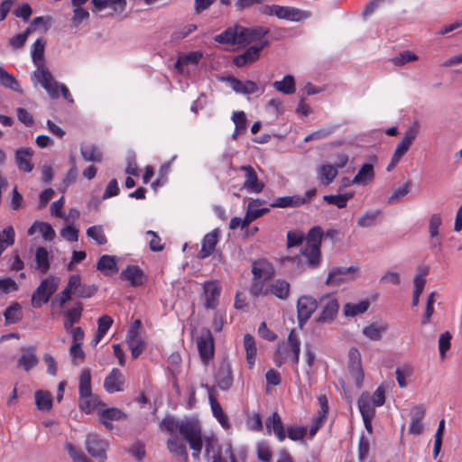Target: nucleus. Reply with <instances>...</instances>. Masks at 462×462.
<instances>
[{
  "instance_id": "1",
  "label": "nucleus",
  "mask_w": 462,
  "mask_h": 462,
  "mask_svg": "<svg viewBox=\"0 0 462 462\" xmlns=\"http://www.w3.org/2000/svg\"><path fill=\"white\" fill-rule=\"evenodd\" d=\"M45 44L42 38L37 39L33 44L32 58L37 69L32 73V80L35 84H41L51 98H57L59 83L43 62Z\"/></svg>"
},
{
  "instance_id": "2",
  "label": "nucleus",
  "mask_w": 462,
  "mask_h": 462,
  "mask_svg": "<svg viewBox=\"0 0 462 462\" xmlns=\"http://www.w3.org/2000/svg\"><path fill=\"white\" fill-rule=\"evenodd\" d=\"M99 406H106L98 395L92 393L91 371L82 369L79 378V408L86 414H90Z\"/></svg>"
},
{
  "instance_id": "3",
  "label": "nucleus",
  "mask_w": 462,
  "mask_h": 462,
  "mask_svg": "<svg viewBox=\"0 0 462 462\" xmlns=\"http://www.w3.org/2000/svg\"><path fill=\"white\" fill-rule=\"evenodd\" d=\"M197 348L201 362L208 365L215 356V340L208 328H202L196 337Z\"/></svg>"
},
{
  "instance_id": "4",
  "label": "nucleus",
  "mask_w": 462,
  "mask_h": 462,
  "mask_svg": "<svg viewBox=\"0 0 462 462\" xmlns=\"http://www.w3.org/2000/svg\"><path fill=\"white\" fill-rule=\"evenodd\" d=\"M180 434L189 443V448L193 451L202 449L203 441L201 429L197 423L190 420L182 421Z\"/></svg>"
},
{
  "instance_id": "5",
  "label": "nucleus",
  "mask_w": 462,
  "mask_h": 462,
  "mask_svg": "<svg viewBox=\"0 0 462 462\" xmlns=\"http://www.w3.org/2000/svg\"><path fill=\"white\" fill-rule=\"evenodd\" d=\"M347 367L356 385L361 387L364 381V371L361 364V354L356 347H351L348 351Z\"/></svg>"
},
{
  "instance_id": "6",
  "label": "nucleus",
  "mask_w": 462,
  "mask_h": 462,
  "mask_svg": "<svg viewBox=\"0 0 462 462\" xmlns=\"http://www.w3.org/2000/svg\"><path fill=\"white\" fill-rule=\"evenodd\" d=\"M57 290V283L50 279L42 281L39 287L35 290L32 297V305L34 308H40L43 303L48 302L51 296Z\"/></svg>"
},
{
  "instance_id": "7",
  "label": "nucleus",
  "mask_w": 462,
  "mask_h": 462,
  "mask_svg": "<svg viewBox=\"0 0 462 462\" xmlns=\"http://www.w3.org/2000/svg\"><path fill=\"white\" fill-rule=\"evenodd\" d=\"M269 29L263 26L244 27L238 24V44L246 45L253 42L263 41L269 33Z\"/></svg>"
},
{
  "instance_id": "8",
  "label": "nucleus",
  "mask_w": 462,
  "mask_h": 462,
  "mask_svg": "<svg viewBox=\"0 0 462 462\" xmlns=\"http://www.w3.org/2000/svg\"><path fill=\"white\" fill-rule=\"evenodd\" d=\"M268 44L269 41L264 40L258 45L250 46L244 53L236 56L233 59V63L238 68L252 64L259 59L260 52L264 47L268 46Z\"/></svg>"
},
{
  "instance_id": "9",
  "label": "nucleus",
  "mask_w": 462,
  "mask_h": 462,
  "mask_svg": "<svg viewBox=\"0 0 462 462\" xmlns=\"http://www.w3.org/2000/svg\"><path fill=\"white\" fill-rule=\"evenodd\" d=\"M85 447L92 457H99L103 460L106 458L108 443L98 435L88 434L85 441Z\"/></svg>"
},
{
  "instance_id": "10",
  "label": "nucleus",
  "mask_w": 462,
  "mask_h": 462,
  "mask_svg": "<svg viewBox=\"0 0 462 462\" xmlns=\"http://www.w3.org/2000/svg\"><path fill=\"white\" fill-rule=\"evenodd\" d=\"M420 131V125L418 122H414L408 130L404 133L402 140L398 143L395 151L393 155L399 159H402L405 153L409 151L411 145L417 138Z\"/></svg>"
},
{
  "instance_id": "11",
  "label": "nucleus",
  "mask_w": 462,
  "mask_h": 462,
  "mask_svg": "<svg viewBox=\"0 0 462 462\" xmlns=\"http://www.w3.org/2000/svg\"><path fill=\"white\" fill-rule=\"evenodd\" d=\"M240 171L245 172L243 188L253 193H261L265 185L259 180L255 170L251 165H243Z\"/></svg>"
},
{
  "instance_id": "12",
  "label": "nucleus",
  "mask_w": 462,
  "mask_h": 462,
  "mask_svg": "<svg viewBox=\"0 0 462 462\" xmlns=\"http://www.w3.org/2000/svg\"><path fill=\"white\" fill-rule=\"evenodd\" d=\"M215 383L216 385L223 391H226L231 388L233 384V374L231 365L226 360H224L219 364L218 368L215 373Z\"/></svg>"
},
{
  "instance_id": "13",
  "label": "nucleus",
  "mask_w": 462,
  "mask_h": 462,
  "mask_svg": "<svg viewBox=\"0 0 462 462\" xmlns=\"http://www.w3.org/2000/svg\"><path fill=\"white\" fill-rule=\"evenodd\" d=\"M128 416L125 411L116 407L106 408L98 411L99 422L108 430L114 429L113 421L126 420Z\"/></svg>"
},
{
  "instance_id": "14",
  "label": "nucleus",
  "mask_w": 462,
  "mask_h": 462,
  "mask_svg": "<svg viewBox=\"0 0 462 462\" xmlns=\"http://www.w3.org/2000/svg\"><path fill=\"white\" fill-rule=\"evenodd\" d=\"M125 384V375L117 368H113L104 380V388L108 393L124 391Z\"/></svg>"
},
{
  "instance_id": "15",
  "label": "nucleus",
  "mask_w": 462,
  "mask_h": 462,
  "mask_svg": "<svg viewBox=\"0 0 462 462\" xmlns=\"http://www.w3.org/2000/svg\"><path fill=\"white\" fill-rule=\"evenodd\" d=\"M205 307L215 310L221 294V286L217 281H209L204 283Z\"/></svg>"
},
{
  "instance_id": "16",
  "label": "nucleus",
  "mask_w": 462,
  "mask_h": 462,
  "mask_svg": "<svg viewBox=\"0 0 462 462\" xmlns=\"http://www.w3.org/2000/svg\"><path fill=\"white\" fill-rule=\"evenodd\" d=\"M265 427L267 433L271 434L273 432L279 442L285 440L286 430L278 412H273V414L266 419Z\"/></svg>"
},
{
  "instance_id": "17",
  "label": "nucleus",
  "mask_w": 462,
  "mask_h": 462,
  "mask_svg": "<svg viewBox=\"0 0 462 462\" xmlns=\"http://www.w3.org/2000/svg\"><path fill=\"white\" fill-rule=\"evenodd\" d=\"M370 163H365L359 169L357 174L351 180L352 184H362L365 185L369 181H372L374 179V163H376L378 158L376 155H372L369 157Z\"/></svg>"
},
{
  "instance_id": "18",
  "label": "nucleus",
  "mask_w": 462,
  "mask_h": 462,
  "mask_svg": "<svg viewBox=\"0 0 462 462\" xmlns=\"http://www.w3.org/2000/svg\"><path fill=\"white\" fill-rule=\"evenodd\" d=\"M69 287L73 288L74 295L79 298H90L97 291L96 285H87L81 282V277L79 274H72L69 277Z\"/></svg>"
},
{
  "instance_id": "19",
  "label": "nucleus",
  "mask_w": 462,
  "mask_h": 462,
  "mask_svg": "<svg viewBox=\"0 0 462 462\" xmlns=\"http://www.w3.org/2000/svg\"><path fill=\"white\" fill-rule=\"evenodd\" d=\"M126 342L133 358H137L144 349V342L140 335V330L129 328Z\"/></svg>"
},
{
  "instance_id": "20",
  "label": "nucleus",
  "mask_w": 462,
  "mask_h": 462,
  "mask_svg": "<svg viewBox=\"0 0 462 462\" xmlns=\"http://www.w3.org/2000/svg\"><path fill=\"white\" fill-rule=\"evenodd\" d=\"M319 307L321 310L319 318H334L339 310V303L331 295H323L319 300Z\"/></svg>"
},
{
  "instance_id": "21",
  "label": "nucleus",
  "mask_w": 462,
  "mask_h": 462,
  "mask_svg": "<svg viewBox=\"0 0 462 462\" xmlns=\"http://www.w3.org/2000/svg\"><path fill=\"white\" fill-rule=\"evenodd\" d=\"M319 307V301L311 296H301L298 300V318H310Z\"/></svg>"
},
{
  "instance_id": "22",
  "label": "nucleus",
  "mask_w": 462,
  "mask_h": 462,
  "mask_svg": "<svg viewBox=\"0 0 462 462\" xmlns=\"http://www.w3.org/2000/svg\"><path fill=\"white\" fill-rule=\"evenodd\" d=\"M22 351L23 354L17 361V365L28 372L35 365H37L39 362L35 354L36 348L34 346H28L22 348Z\"/></svg>"
},
{
  "instance_id": "23",
  "label": "nucleus",
  "mask_w": 462,
  "mask_h": 462,
  "mask_svg": "<svg viewBox=\"0 0 462 462\" xmlns=\"http://www.w3.org/2000/svg\"><path fill=\"white\" fill-rule=\"evenodd\" d=\"M218 230L215 229L204 236L201 249L198 254L199 259H204L212 254L218 241Z\"/></svg>"
},
{
  "instance_id": "24",
  "label": "nucleus",
  "mask_w": 462,
  "mask_h": 462,
  "mask_svg": "<svg viewBox=\"0 0 462 462\" xmlns=\"http://www.w3.org/2000/svg\"><path fill=\"white\" fill-rule=\"evenodd\" d=\"M357 271V268L350 266L347 268L345 267H335L333 268L328 275L326 284L327 285H338L342 282H346L345 275L349 273H355Z\"/></svg>"
},
{
  "instance_id": "25",
  "label": "nucleus",
  "mask_w": 462,
  "mask_h": 462,
  "mask_svg": "<svg viewBox=\"0 0 462 462\" xmlns=\"http://www.w3.org/2000/svg\"><path fill=\"white\" fill-rule=\"evenodd\" d=\"M254 281H265L273 276V268L265 260L254 261L252 266Z\"/></svg>"
},
{
  "instance_id": "26",
  "label": "nucleus",
  "mask_w": 462,
  "mask_h": 462,
  "mask_svg": "<svg viewBox=\"0 0 462 462\" xmlns=\"http://www.w3.org/2000/svg\"><path fill=\"white\" fill-rule=\"evenodd\" d=\"M121 277L128 281L134 287L139 286L143 282V272L136 265H128L122 271Z\"/></svg>"
},
{
  "instance_id": "27",
  "label": "nucleus",
  "mask_w": 462,
  "mask_h": 462,
  "mask_svg": "<svg viewBox=\"0 0 462 462\" xmlns=\"http://www.w3.org/2000/svg\"><path fill=\"white\" fill-rule=\"evenodd\" d=\"M226 80L230 83L231 88L237 93L243 94H253L258 90V87L255 82L246 80L242 82L234 76H228Z\"/></svg>"
},
{
  "instance_id": "28",
  "label": "nucleus",
  "mask_w": 462,
  "mask_h": 462,
  "mask_svg": "<svg viewBox=\"0 0 462 462\" xmlns=\"http://www.w3.org/2000/svg\"><path fill=\"white\" fill-rule=\"evenodd\" d=\"M33 152L31 148H22L15 151V161L18 168L25 172H31L33 169V164L30 159L26 157H32Z\"/></svg>"
},
{
  "instance_id": "29",
  "label": "nucleus",
  "mask_w": 462,
  "mask_h": 462,
  "mask_svg": "<svg viewBox=\"0 0 462 462\" xmlns=\"http://www.w3.org/2000/svg\"><path fill=\"white\" fill-rule=\"evenodd\" d=\"M214 40L222 44H238V24L227 27L223 32L216 35Z\"/></svg>"
},
{
  "instance_id": "30",
  "label": "nucleus",
  "mask_w": 462,
  "mask_h": 462,
  "mask_svg": "<svg viewBox=\"0 0 462 462\" xmlns=\"http://www.w3.org/2000/svg\"><path fill=\"white\" fill-rule=\"evenodd\" d=\"M425 416V409L422 405L414 408V415L411 418L409 431L413 435H420L423 430L422 419Z\"/></svg>"
},
{
  "instance_id": "31",
  "label": "nucleus",
  "mask_w": 462,
  "mask_h": 462,
  "mask_svg": "<svg viewBox=\"0 0 462 462\" xmlns=\"http://www.w3.org/2000/svg\"><path fill=\"white\" fill-rule=\"evenodd\" d=\"M337 167L331 164H322L318 169V175L320 182L324 186H328L337 176Z\"/></svg>"
},
{
  "instance_id": "32",
  "label": "nucleus",
  "mask_w": 462,
  "mask_h": 462,
  "mask_svg": "<svg viewBox=\"0 0 462 462\" xmlns=\"http://www.w3.org/2000/svg\"><path fill=\"white\" fill-rule=\"evenodd\" d=\"M288 344L291 351L290 358L291 360L292 365L297 367L300 361V340L299 337L296 335L295 330L293 328L291 330L288 336Z\"/></svg>"
},
{
  "instance_id": "33",
  "label": "nucleus",
  "mask_w": 462,
  "mask_h": 462,
  "mask_svg": "<svg viewBox=\"0 0 462 462\" xmlns=\"http://www.w3.org/2000/svg\"><path fill=\"white\" fill-rule=\"evenodd\" d=\"M34 398L38 410L48 411L52 408V395L50 392L38 390L34 393Z\"/></svg>"
},
{
  "instance_id": "34",
  "label": "nucleus",
  "mask_w": 462,
  "mask_h": 462,
  "mask_svg": "<svg viewBox=\"0 0 462 462\" xmlns=\"http://www.w3.org/2000/svg\"><path fill=\"white\" fill-rule=\"evenodd\" d=\"M357 405L362 417L375 416V405L368 393H362L357 401Z\"/></svg>"
},
{
  "instance_id": "35",
  "label": "nucleus",
  "mask_w": 462,
  "mask_h": 462,
  "mask_svg": "<svg viewBox=\"0 0 462 462\" xmlns=\"http://www.w3.org/2000/svg\"><path fill=\"white\" fill-rule=\"evenodd\" d=\"M268 292L275 295L279 299H286L289 295L290 291V283L285 280H276L272 284H270L267 289Z\"/></svg>"
},
{
  "instance_id": "36",
  "label": "nucleus",
  "mask_w": 462,
  "mask_h": 462,
  "mask_svg": "<svg viewBox=\"0 0 462 462\" xmlns=\"http://www.w3.org/2000/svg\"><path fill=\"white\" fill-rule=\"evenodd\" d=\"M232 120L236 125L232 138L236 140L238 135L245 133L247 128V119L244 111H236L233 113Z\"/></svg>"
},
{
  "instance_id": "37",
  "label": "nucleus",
  "mask_w": 462,
  "mask_h": 462,
  "mask_svg": "<svg viewBox=\"0 0 462 462\" xmlns=\"http://www.w3.org/2000/svg\"><path fill=\"white\" fill-rule=\"evenodd\" d=\"M369 306V300H364L358 303H346L344 305V314L346 317L361 315L368 310Z\"/></svg>"
},
{
  "instance_id": "38",
  "label": "nucleus",
  "mask_w": 462,
  "mask_h": 462,
  "mask_svg": "<svg viewBox=\"0 0 462 462\" xmlns=\"http://www.w3.org/2000/svg\"><path fill=\"white\" fill-rule=\"evenodd\" d=\"M244 346L246 351V361L249 368H253L255 363L257 348L253 336L246 334L244 337Z\"/></svg>"
},
{
  "instance_id": "39",
  "label": "nucleus",
  "mask_w": 462,
  "mask_h": 462,
  "mask_svg": "<svg viewBox=\"0 0 462 462\" xmlns=\"http://www.w3.org/2000/svg\"><path fill=\"white\" fill-rule=\"evenodd\" d=\"M97 269L105 274L116 273L118 269L116 268V258L111 255H102L97 263Z\"/></svg>"
},
{
  "instance_id": "40",
  "label": "nucleus",
  "mask_w": 462,
  "mask_h": 462,
  "mask_svg": "<svg viewBox=\"0 0 462 462\" xmlns=\"http://www.w3.org/2000/svg\"><path fill=\"white\" fill-rule=\"evenodd\" d=\"M302 254L307 257L308 264L311 268L317 267L320 263V247L317 245L308 246L305 245L301 251Z\"/></svg>"
},
{
  "instance_id": "41",
  "label": "nucleus",
  "mask_w": 462,
  "mask_h": 462,
  "mask_svg": "<svg viewBox=\"0 0 462 462\" xmlns=\"http://www.w3.org/2000/svg\"><path fill=\"white\" fill-rule=\"evenodd\" d=\"M209 401H210V406H211V410H212V413H213L214 417L217 420V421L221 424V426L223 428L228 429L229 428L228 419H227V416L224 413L220 403L212 395H209Z\"/></svg>"
},
{
  "instance_id": "42",
  "label": "nucleus",
  "mask_w": 462,
  "mask_h": 462,
  "mask_svg": "<svg viewBox=\"0 0 462 462\" xmlns=\"http://www.w3.org/2000/svg\"><path fill=\"white\" fill-rule=\"evenodd\" d=\"M273 88L283 94L291 95L296 90L295 80L291 75H287L281 81H274L273 84Z\"/></svg>"
},
{
  "instance_id": "43",
  "label": "nucleus",
  "mask_w": 462,
  "mask_h": 462,
  "mask_svg": "<svg viewBox=\"0 0 462 462\" xmlns=\"http://www.w3.org/2000/svg\"><path fill=\"white\" fill-rule=\"evenodd\" d=\"M80 153L82 158L88 162H101L103 160V154L96 145L81 146Z\"/></svg>"
},
{
  "instance_id": "44",
  "label": "nucleus",
  "mask_w": 462,
  "mask_h": 462,
  "mask_svg": "<svg viewBox=\"0 0 462 462\" xmlns=\"http://www.w3.org/2000/svg\"><path fill=\"white\" fill-rule=\"evenodd\" d=\"M15 233L12 226H8L0 232V257L6 249L14 244Z\"/></svg>"
},
{
  "instance_id": "45",
  "label": "nucleus",
  "mask_w": 462,
  "mask_h": 462,
  "mask_svg": "<svg viewBox=\"0 0 462 462\" xmlns=\"http://www.w3.org/2000/svg\"><path fill=\"white\" fill-rule=\"evenodd\" d=\"M291 355V347L285 342H280L276 347L273 361L277 366H281Z\"/></svg>"
},
{
  "instance_id": "46",
  "label": "nucleus",
  "mask_w": 462,
  "mask_h": 462,
  "mask_svg": "<svg viewBox=\"0 0 462 462\" xmlns=\"http://www.w3.org/2000/svg\"><path fill=\"white\" fill-rule=\"evenodd\" d=\"M0 85L14 91H20L18 80L2 66H0Z\"/></svg>"
},
{
  "instance_id": "47",
  "label": "nucleus",
  "mask_w": 462,
  "mask_h": 462,
  "mask_svg": "<svg viewBox=\"0 0 462 462\" xmlns=\"http://www.w3.org/2000/svg\"><path fill=\"white\" fill-rule=\"evenodd\" d=\"M35 262L38 269L46 273L50 269L49 253L45 247H38L35 253Z\"/></svg>"
},
{
  "instance_id": "48",
  "label": "nucleus",
  "mask_w": 462,
  "mask_h": 462,
  "mask_svg": "<svg viewBox=\"0 0 462 462\" xmlns=\"http://www.w3.org/2000/svg\"><path fill=\"white\" fill-rule=\"evenodd\" d=\"M167 448L170 452L177 456H184L186 458L188 457L185 445L177 436H172L168 439Z\"/></svg>"
},
{
  "instance_id": "49",
  "label": "nucleus",
  "mask_w": 462,
  "mask_h": 462,
  "mask_svg": "<svg viewBox=\"0 0 462 462\" xmlns=\"http://www.w3.org/2000/svg\"><path fill=\"white\" fill-rule=\"evenodd\" d=\"M202 57L203 53L201 51L189 52L177 60L175 68L180 69L183 65L197 64Z\"/></svg>"
},
{
  "instance_id": "50",
  "label": "nucleus",
  "mask_w": 462,
  "mask_h": 462,
  "mask_svg": "<svg viewBox=\"0 0 462 462\" xmlns=\"http://www.w3.org/2000/svg\"><path fill=\"white\" fill-rule=\"evenodd\" d=\"M161 428L171 433L172 436H176V433L180 432V427L182 421L177 420L172 417H165L161 421Z\"/></svg>"
},
{
  "instance_id": "51",
  "label": "nucleus",
  "mask_w": 462,
  "mask_h": 462,
  "mask_svg": "<svg viewBox=\"0 0 462 462\" xmlns=\"http://www.w3.org/2000/svg\"><path fill=\"white\" fill-rule=\"evenodd\" d=\"M65 448L73 462H91L84 454V452L70 442L65 444Z\"/></svg>"
},
{
  "instance_id": "52",
  "label": "nucleus",
  "mask_w": 462,
  "mask_h": 462,
  "mask_svg": "<svg viewBox=\"0 0 462 462\" xmlns=\"http://www.w3.org/2000/svg\"><path fill=\"white\" fill-rule=\"evenodd\" d=\"M112 323L113 319H98V328L92 339L93 346H97L102 340L107 330L111 328Z\"/></svg>"
},
{
  "instance_id": "53",
  "label": "nucleus",
  "mask_w": 462,
  "mask_h": 462,
  "mask_svg": "<svg viewBox=\"0 0 462 462\" xmlns=\"http://www.w3.org/2000/svg\"><path fill=\"white\" fill-rule=\"evenodd\" d=\"M386 330V326H378L375 323H372L363 328V334L372 340H379L382 333Z\"/></svg>"
},
{
  "instance_id": "54",
  "label": "nucleus",
  "mask_w": 462,
  "mask_h": 462,
  "mask_svg": "<svg viewBox=\"0 0 462 462\" xmlns=\"http://www.w3.org/2000/svg\"><path fill=\"white\" fill-rule=\"evenodd\" d=\"M323 236V230L320 226H316L310 228L307 236L308 246L317 245L321 246V241Z\"/></svg>"
},
{
  "instance_id": "55",
  "label": "nucleus",
  "mask_w": 462,
  "mask_h": 462,
  "mask_svg": "<svg viewBox=\"0 0 462 462\" xmlns=\"http://www.w3.org/2000/svg\"><path fill=\"white\" fill-rule=\"evenodd\" d=\"M87 235L88 237L95 240L96 243L99 245H105L107 242L101 226H93L88 227L87 230Z\"/></svg>"
},
{
  "instance_id": "56",
  "label": "nucleus",
  "mask_w": 462,
  "mask_h": 462,
  "mask_svg": "<svg viewBox=\"0 0 462 462\" xmlns=\"http://www.w3.org/2000/svg\"><path fill=\"white\" fill-rule=\"evenodd\" d=\"M32 32V29L31 27H27L23 32L18 33L9 40L10 45L14 49L22 48L25 44L28 36L31 34Z\"/></svg>"
},
{
  "instance_id": "57",
  "label": "nucleus",
  "mask_w": 462,
  "mask_h": 462,
  "mask_svg": "<svg viewBox=\"0 0 462 462\" xmlns=\"http://www.w3.org/2000/svg\"><path fill=\"white\" fill-rule=\"evenodd\" d=\"M418 60V56L410 51H403L399 53L398 56L392 59L393 63L395 66H402L410 61H414Z\"/></svg>"
},
{
  "instance_id": "58",
  "label": "nucleus",
  "mask_w": 462,
  "mask_h": 462,
  "mask_svg": "<svg viewBox=\"0 0 462 462\" xmlns=\"http://www.w3.org/2000/svg\"><path fill=\"white\" fill-rule=\"evenodd\" d=\"M71 294H74L73 288L69 287V281L68 282L67 286L64 288V290L57 294L55 298L53 299L52 304H57L59 307H63V305L70 300Z\"/></svg>"
},
{
  "instance_id": "59",
  "label": "nucleus",
  "mask_w": 462,
  "mask_h": 462,
  "mask_svg": "<svg viewBox=\"0 0 462 462\" xmlns=\"http://www.w3.org/2000/svg\"><path fill=\"white\" fill-rule=\"evenodd\" d=\"M310 16V13L295 7L289 6L287 19L292 22H300Z\"/></svg>"
},
{
  "instance_id": "60",
  "label": "nucleus",
  "mask_w": 462,
  "mask_h": 462,
  "mask_svg": "<svg viewBox=\"0 0 462 462\" xmlns=\"http://www.w3.org/2000/svg\"><path fill=\"white\" fill-rule=\"evenodd\" d=\"M318 402L319 404V410L318 411L315 417L322 419L323 420H327L329 409L327 395L325 393H320L318 396Z\"/></svg>"
},
{
  "instance_id": "61",
  "label": "nucleus",
  "mask_w": 462,
  "mask_h": 462,
  "mask_svg": "<svg viewBox=\"0 0 462 462\" xmlns=\"http://www.w3.org/2000/svg\"><path fill=\"white\" fill-rule=\"evenodd\" d=\"M452 336L448 331L442 333L439 338V351L442 358L445 357L447 351L450 348Z\"/></svg>"
},
{
  "instance_id": "62",
  "label": "nucleus",
  "mask_w": 462,
  "mask_h": 462,
  "mask_svg": "<svg viewBox=\"0 0 462 462\" xmlns=\"http://www.w3.org/2000/svg\"><path fill=\"white\" fill-rule=\"evenodd\" d=\"M288 438L293 441L302 440L306 435V430L303 427L290 426L287 428Z\"/></svg>"
},
{
  "instance_id": "63",
  "label": "nucleus",
  "mask_w": 462,
  "mask_h": 462,
  "mask_svg": "<svg viewBox=\"0 0 462 462\" xmlns=\"http://www.w3.org/2000/svg\"><path fill=\"white\" fill-rule=\"evenodd\" d=\"M442 224L441 216L439 213L432 214L430 218L429 232L433 238L439 236V227Z\"/></svg>"
},
{
  "instance_id": "64",
  "label": "nucleus",
  "mask_w": 462,
  "mask_h": 462,
  "mask_svg": "<svg viewBox=\"0 0 462 462\" xmlns=\"http://www.w3.org/2000/svg\"><path fill=\"white\" fill-rule=\"evenodd\" d=\"M38 231L45 240L51 241L55 236V231L52 226L45 222H37Z\"/></svg>"
}]
</instances>
